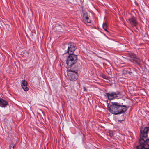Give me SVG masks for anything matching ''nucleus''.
Segmentation results:
<instances>
[{
    "label": "nucleus",
    "mask_w": 149,
    "mask_h": 149,
    "mask_svg": "<svg viewBox=\"0 0 149 149\" xmlns=\"http://www.w3.org/2000/svg\"><path fill=\"white\" fill-rule=\"evenodd\" d=\"M128 107L129 106L120 105L119 107L118 108V113H117L116 115L121 114L125 112Z\"/></svg>",
    "instance_id": "nucleus-9"
},
{
    "label": "nucleus",
    "mask_w": 149,
    "mask_h": 149,
    "mask_svg": "<svg viewBox=\"0 0 149 149\" xmlns=\"http://www.w3.org/2000/svg\"><path fill=\"white\" fill-rule=\"evenodd\" d=\"M0 102H7L1 98L0 97Z\"/></svg>",
    "instance_id": "nucleus-17"
},
{
    "label": "nucleus",
    "mask_w": 149,
    "mask_h": 149,
    "mask_svg": "<svg viewBox=\"0 0 149 149\" xmlns=\"http://www.w3.org/2000/svg\"><path fill=\"white\" fill-rule=\"evenodd\" d=\"M127 21L133 27H136L138 24L137 19L134 16L128 19Z\"/></svg>",
    "instance_id": "nucleus-8"
},
{
    "label": "nucleus",
    "mask_w": 149,
    "mask_h": 149,
    "mask_svg": "<svg viewBox=\"0 0 149 149\" xmlns=\"http://www.w3.org/2000/svg\"><path fill=\"white\" fill-rule=\"evenodd\" d=\"M83 88L84 89V91H87V90L85 87H84Z\"/></svg>",
    "instance_id": "nucleus-18"
},
{
    "label": "nucleus",
    "mask_w": 149,
    "mask_h": 149,
    "mask_svg": "<svg viewBox=\"0 0 149 149\" xmlns=\"http://www.w3.org/2000/svg\"><path fill=\"white\" fill-rule=\"evenodd\" d=\"M74 66V67H71L68 69L67 72L68 79L72 81L77 79L78 77L77 72L81 68V65L79 63H77Z\"/></svg>",
    "instance_id": "nucleus-2"
},
{
    "label": "nucleus",
    "mask_w": 149,
    "mask_h": 149,
    "mask_svg": "<svg viewBox=\"0 0 149 149\" xmlns=\"http://www.w3.org/2000/svg\"><path fill=\"white\" fill-rule=\"evenodd\" d=\"M64 47H66L67 49L66 51V52L65 53H68L70 54L73 53L75 49L77 48L75 46V44L72 42H69L68 45V46L66 47L65 46H63Z\"/></svg>",
    "instance_id": "nucleus-7"
},
{
    "label": "nucleus",
    "mask_w": 149,
    "mask_h": 149,
    "mask_svg": "<svg viewBox=\"0 0 149 149\" xmlns=\"http://www.w3.org/2000/svg\"><path fill=\"white\" fill-rule=\"evenodd\" d=\"M149 131V127H145L143 130H140V139L139 140L140 145L137 146L138 149H148L149 145V139L147 138L148 132Z\"/></svg>",
    "instance_id": "nucleus-1"
},
{
    "label": "nucleus",
    "mask_w": 149,
    "mask_h": 149,
    "mask_svg": "<svg viewBox=\"0 0 149 149\" xmlns=\"http://www.w3.org/2000/svg\"><path fill=\"white\" fill-rule=\"evenodd\" d=\"M134 70V68L132 69V71L130 69H129V70H124L123 71V72H125V73L128 76H132L134 75L133 73Z\"/></svg>",
    "instance_id": "nucleus-12"
},
{
    "label": "nucleus",
    "mask_w": 149,
    "mask_h": 149,
    "mask_svg": "<svg viewBox=\"0 0 149 149\" xmlns=\"http://www.w3.org/2000/svg\"><path fill=\"white\" fill-rule=\"evenodd\" d=\"M28 85V83L27 81L24 80H23L22 81L21 86L22 88L25 91H28L29 88L27 87Z\"/></svg>",
    "instance_id": "nucleus-11"
},
{
    "label": "nucleus",
    "mask_w": 149,
    "mask_h": 149,
    "mask_svg": "<svg viewBox=\"0 0 149 149\" xmlns=\"http://www.w3.org/2000/svg\"><path fill=\"white\" fill-rule=\"evenodd\" d=\"M63 49H65V48H64V47H63Z\"/></svg>",
    "instance_id": "nucleus-19"
},
{
    "label": "nucleus",
    "mask_w": 149,
    "mask_h": 149,
    "mask_svg": "<svg viewBox=\"0 0 149 149\" xmlns=\"http://www.w3.org/2000/svg\"><path fill=\"white\" fill-rule=\"evenodd\" d=\"M129 60L132 62H135L137 65H140L141 63V60L136 54L133 53H128L127 54Z\"/></svg>",
    "instance_id": "nucleus-6"
},
{
    "label": "nucleus",
    "mask_w": 149,
    "mask_h": 149,
    "mask_svg": "<svg viewBox=\"0 0 149 149\" xmlns=\"http://www.w3.org/2000/svg\"><path fill=\"white\" fill-rule=\"evenodd\" d=\"M90 16L88 15L87 12L84 13L82 18L84 19V21L87 25V24L91 23V20L89 19Z\"/></svg>",
    "instance_id": "nucleus-10"
},
{
    "label": "nucleus",
    "mask_w": 149,
    "mask_h": 149,
    "mask_svg": "<svg viewBox=\"0 0 149 149\" xmlns=\"http://www.w3.org/2000/svg\"><path fill=\"white\" fill-rule=\"evenodd\" d=\"M108 25L106 23H104L103 24V28L104 30L107 33H109V31L107 30Z\"/></svg>",
    "instance_id": "nucleus-13"
},
{
    "label": "nucleus",
    "mask_w": 149,
    "mask_h": 149,
    "mask_svg": "<svg viewBox=\"0 0 149 149\" xmlns=\"http://www.w3.org/2000/svg\"><path fill=\"white\" fill-rule=\"evenodd\" d=\"M119 103H107V109L112 113L116 115L119 107Z\"/></svg>",
    "instance_id": "nucleus-3"
},
{
    "label": "nucleus",
    "mask_w": 149,
    "mask_h": 149,
    "mask_svg": "<svg viewBox=\"0 0 149 149\" xmlns=\"http://www.w3.org/2000/svg\"><path fill=\"white\" fill-rule=\"evenodd\" d=\"M102 77L104 79H108V77L107 76L105 75L104 74H102Z\"/></svg>",
    "instance_id": "nucleus-16"
},
{
    "label": "nucleus",
    "mask_w": 149,
    "mask_h": 149,
    "mask_svg": "<svg viewBox=\"0 0 149 149\" xmlns=\"http://www.w3.org/2000/svg\"><path fill=\"white\" fill-rule=\"evenodd\" d=\"M77 59V55L73 54H70L67 58L66 63L70 68L73 67V65L75 64ZM75 66H74V67Z\"/></svg>",
    "instance_id": "nucleus-4"
},
{
    "label": "nucleus",
    "mask_w": 149,
    "mask_h": 149,
    "mask_svg": "<svg viewBox=\"0 0 149 149\" xmlns=\"http://www.w3.org/2000/svg\"><path fill=\"white\" fill-rule=\"evenodd\" d=\"M107 134L110 137H112L113 136V132L111 131H109L107 132Z\"/></svg>",
    "instance_id": "nucleus-14"
},
{
    "label": "nucleus",
    "mask_w": 149,
    "mask_h": 149,
    "mask_svg": "<svg viewBox=\"0 0 149 149\" xmlns=\"http://www.w3.org/2000/svg\"><path fill=\"white\" fill-rule=\"evenodd\" d=\"M105 96L107 97L109 100H110L114 99H119L120 98L122 97L121 93L119 91H117L116 92L107 93H105Z\"/></svg>",
    "instance_id": "nucleus-5"
},
{
    "label": "nucleus",
    "mask_w": 149,
    "mask_h": 149,
    "mask_svg": "<svg viewBox=\"0 0 149 149\" xmlns=\"http://www.w3.org/2000/svg\"><path fill=\"white\" fill-rule=\"evenodd\" d=\"M7 105H8V103H0V106L1 107H6Z\"/></svg>",
    "instance_id": "nucleus-15"
}]
</instances>
